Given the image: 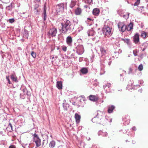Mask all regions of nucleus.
<instances>
[{"label":"nucleus","mask_w":148,"mask_h":148,"mask_svg":"<svg viewBox=\"0 0 148 148\" xmlns=\"http://www.w3.org/2000/svg\"><path fill=\"white\" fill-rule=\"evenodd\" d=\"M62 33L66 34L67 32L70 33L73 29V27L70 21L67 20H66L64 23H61Z\"/></svg>","instance_id":"f257e3e1"},{"label":"nucleus","mask_w":148,"mask_h":148,"mask_svg":"<svg viewBox=\"0 0 148 148\" xmlns=\"http://www.w3.org/2000/svg\"><path fill=\"white\" fill-rule=\"evenodd\" d=\"M33 140L36 143L37 147H39L41 145V140L38 136L34 134L33 135Z\"/></svg>","instance_id":"f03ea898"},{"label":"nucleus","mask_w":148,"mask_h":148,"mask_svg":"<svg viewBox=\"0 0 148 148\" xmlns=\"http://www.w3.org/2000/svg\"><path fill=\"white\" fill-rule=\"evenodd\" d=\"M103 33L106 36H108L112 34V32L110 28L107 26L105 27L103 30Z\"/></svg>","instance_id":"7ed1b4c3"},{"label":"nucleus","mask_w":148,"mask_h":148,"mask_svg":"<svg viewBox=\"0 0 148 148\" xmlns=\"http://www.w3.org/2000/svg\"><path fill=\"white\" fill-rule=\"evenodd\" d=\"M118 27L119 30L121 32H124L126 30V25L123 22H119Z\"/></svg>","instance_id":"20e7f679"},{"label":"nucleus","mask_w":148,"mask_h":148,"mask_svg":"<svg viewBox=\"0 0 148 148\" xmlns=\"http://www.w3.org/2000/svg\"><path fill=\"white\" fill-rule=\"evenodd\" d=\"M64 6L63 4H59L56 5V11L57 14L62 12L64 10Z\"/></svg>","instance_id":"39448f33"},{"label":"nucleus","mask_w":148,"mask_h":148,"mask_svg":"<svg viewBox=\"0 0 148 148\" xmlns=\"http://www.w3.org/2000/svg\"><path fill=\"white\" fill-rule=\"evenodd\" d=\"M57 33V30L56 29L53 28L50 30L49 32V34L52 36H56Z\"/></svg>","instance_id":"423d86ee"},{"label":"nucleus","mask_w":148,"mask_h":148,"mask_svg":"<svg viewBox=\"0 0 148 148\" xmlns=\"http://www.w3.org/2000/svg\"><path fill=\"white\" fill-rule=\"evenodd\" d=\"M72 39L71 36H68L66 38V42L67 44L69 46H71L72 43Z\"/></svg>","instance_id":"0eeeda50"},{"label":"nucleus","mask_w":148,"mask_h":148,"mask_svg":"<svg viewBox=\"0 0 148 148\" xmlns=\"http://www.w3.org/2000/svg\"><path fill=\"white\" fill-rule=\"evenodd\" d=\"M139 36L138 34L136 33L133 37V41L136 43H137L139 41Z\"/></svg>","instance_id":"6e6552de"},{"label":"nucleus","mask_w":148,"mask_h":148,"mask_svg":"<svg viewBox=\"0 0 148 148\" xmlns=\"http://www.w3.org/2000/svg\"><path fill=\"white\" fill-rule=\"evenodd\" d=\"M103 115V112L100 111H97L96 116L98 118V121L100 120L102 118Z\"/></svg>","instance_id":"1a4fd4ad"},{"label":"nucleus","mask_w":148,"mask_h":148,"mask_svg":"<svg viewBox=\"0 0 148 148\" xmlns=\"http://www.w3.org/2000/svg\"><path fill=\"white\" fill-rule=\"evenodd\" d=\"M89 99L92 101H96L98 100V98L95 95H91L89 96Z\"/></svg>","instance_id":"9d476101"},{"label":"nucleus","mask_w":148,"mask_h":148,"mask_svg":"<svg viewBox=\"0 0 148 148\" xmlns=\"http://www.w3.org/2000/svg\"><path fill=\"white\" fill-rule=\"evenodd\" d=\"M100 51L101 53V57L104 58V56L106 54V51L104 48L103 47H101L100 49Z\"/></svg>","instance_id":"9b49d317"},{"label":"nucleus","mask_w":148,"mask_h":148,"mask_svg":"<svg viewBox=\"0 0 148 148\" xmlns=\"http://www.w3.org/2000/svg\"><path fill=\"white\" fill-rule=\"evenodd\" d=\"M75 118L76 121L77 123H79V122L81 118L80 116L78 114L76 113L75 114Z\"/></svg>","instance_id":"f8f14e48"},{"label":"nucleus","mask_w":148,"mask_h":148,"mask_svg":"<svg viewBox=\"0 0 148 148\" xmlns=\"http://www.w3.org/2000/svg\"><path fill=\"white\" fill-rule=\"evenodd\" d=\"M56 87L59 89H61L62 88V84L61 81H58L57 82Z\"/></svg>","instance_id":"ddd939ff"},{"label":"nucleus","mask_w":148,"mask_h":148,"mask_svg":"<svg viewBox=\"0 0 148 148\" xmlns=\"http://www.w3.org/2000/svg\"><path fill=\"white\" fill-rule=\"evenodd\" d=\"M133 24L130 23L128 26H126V30H127L128 31H130L133 29Z\"/></svg>","instance_id":"4468645a"},{"label":"nucleus","mask_w":148,"mask_h":148,"mask_svg":"<svg viewBox=\"0 0 148 148\" xmlns=\"http://www.w3.org/2000/svg\"><path fill=\"white\" fill-rule=\"evenodd\" d=\"M11 77L12 80L16 82H18V81L17 80V78L15 74H12L11 75Z\"/></svg>","instance_id":"2eb2a0df"},{"label":"nucleus","mask_w":148,"mask_h":148,"mask_svg":"<svg viewBox=\"0 0 148 148\" xmlns=\"http://www.w3.org/2000/svg\"><path fill=\"white\" fill-rule=\"evenodd\" d=\"M99 10L98 8H95L93 9L92 13L94 15H97L99 13Z\"/></svg>","instance_id":"dca6fc26"},{"label":"nucleus","mask_w":148,"mask_h":148,"mask_svg":"<svg viewBox=\"0 0 148 148\" xmlns=\"http://www.w3.org/2000/svg\"><path fill=\"white\" fill-rule=\"evenodd\" d=\"M88 36H93L95 33V32L92 29L89 30L87 32Z\"/></svg>","instance_id":"f3484780"},{"label":"nucleus","mask_w":148,"mask_h":148,"mask_svg":"<svg viewBox=\"0 0 148 148\" xmlns=\"http://www.w3.org/2000/svg\"><path fill=\"white\" fill-rule=\"evenodd\" d=\"M82 12L81 9L79 8H77L76 9L75 11V13L77 15H80Z\"/></svg>","instance_id":"a211bd4d"},{"label":"nucleus","mask_w":148,"mask_h":148,"mask_svg":"<svg viewBox=\"0 0 148 148\" xmlns=\"http://www.w3.org/2000/svg\"><path fill=\"white\" fill-rule=\"evenodd\" d=\"M55 142L54 141L52 140L49 143V147L50 148H53L55 146Z\"/></svg>","instance_id":"6ab92c4d"},{"label":"nucleus","mask_w":148,"mask_h":148,"mask_svg":"<svg viewBox=\"0 0 148 148\" xmlns=\"http://www.w3.org/2000/svg\"><path fill=\"white\" fill-rule=\"evenodd\" d=\"M100 121H98V118L96 116L94 117L92 119V121L94 123H100Z\"/></svg>","instance_id":"aec40b11"},{"label":"nucleus","mask_w":148,"mask_h":148,"mask_svg":"<svg viewBox=\"0 0 148 148\" xmlns=\"http://www.w3.org/2000/svg\"><path fill=\"white\" fill-rule=\"evenodd\" d=\"M115 107L114 106L112 105L109 106L108 108V112L109 113H111L112 112L114 108Z\"/></svg>","instance_id":"412c9836"},{"label":"nucleus","mask_w":148,"mask_h":148,"mask_svg":"<svg viewBox=\"0 0 148 148\" xmlns=\"http://www.w3.org/2000/svg\"><path fill=\"white\" fill-rule=\"evenodd\" d=\"M98 135H101L103 136H107L108 134L106 132H103L102 131H99L98 133Z\"/></svg>","instance_id":"4be33fe9"},{"label":"nucleus","mask_w":148,"mask_h":148,"mask_svg":"<svg viewBox=\"0 0 148 148\" xmlns=\"http://www.w3.org/2000/svg\"><path fill=\"white\" fill-rule=\"evenodd\" d=\"M81 71L82 73L85 74L88 72L87 69L86 68H83L81 70Z\"/></svg>","instance_id":"5701e85b"},{"label":"nucleus","mask_w":148,"mask_h":148,"mask_svg":"<svg viewBox=\"0 0 148 148\" xmlns=\"http://www.w3.org/2000/svg\"><path fill=\"white\" fill-rule=\"evenodd\" d=\"M141 36L143 38H146L148 36L147 35L146 32L144 31H142L141 32Z\"/></svg>","instance_id":"b1692460"},{"label":"nucleus","mask_w":148,"mask_h":148,"mask_svg":"<svg viewBox=\"0 0 148 148\" xmlns=\"http://www.w3.org/2000/svg\"><path fill=\"white\" fill-rule=\"evenodd\" d=\"M77 48L79 51H81L82 52V53L84 51L83 46L82 45H80Z\"/></svg>","instance_id":"393cba45"},{"label":"nucleus","mask_w":148,"mask_h":148,"mask_svg":"<svg viewBox=\"0 0 148 148\" xmlns=\"http://www.w3.org/2000/svg\"><path fill=\"white\" fill-rule=\"evenodd\" d=\"M43 14L44 15V20H45L46 18L47 15H46V8H45V7L44 8Z\"/></svg>","instance_id":"a878e982"},{"label":"nucleus","mask_w":148,"mask_h":148,"mask_svg":"<svg viewBox=\"0 0 148 148\" xmlns=\"http://www.w3.org/2000/svg\"><path fill=\"white\" fill-rule=\"evenodd\" d=\"M69 105L66 103H63V107L64 110H67V108L69 107Z\"/></svg>","instance_id":"bb28decb"},{"label":"nucleus","mask_w":148,"mask_h":148,"mask_svg":"<svg viewBox=\"0 0 148 148\" xmlns=\"http://www.w3.org/2000/svg\"><path fill=\"white\" fill-rule=\"evenodd\" d=\"M75 3L74 1H72L70 4V7L71 8H73L74 6L75 5Z\"/></svg>","instance_id":"cd10ccee"},{"label":"nucleus","mask_w":148,"mask_h":148,"mask_svg":"<svg viewBox=\"0 0 148 148\" xmlns=\"http://www.w3.org/2000/svg\"><path fill=\"white\" fill-rule=\"evenodd\" d=\"M12 6L11 4L9 5L8 6H7L6 7V9L7 10H12Z\"/></svg>","instance_id":"c85d7f7f"},{"label":"nucleus","mask_w":148,"mask_h":148,"mask_svg":"<svg viewBox=\"0 0 148 148\" xmlns=\"http://www.w3.org/2000/svg\"><path fill=\"white\" fill-rule=\"evenodd\" d=\"M143 69V65L142 64H140L138 66V69L140 71L142 70Z\"/></svg>","instance_id":"c756f323"},{"label":"nucleus","mask_w":148,"mask_h":148,"mask_svg":"<svg viewBox=\"0 0 148 148\" xmlns=\"http://www.w3.org/2000/svg\"><path fill=\"white\" fill-rule=\"evenodd\" d=\"M127 15H123V18H125V19H127L129 18V13H127Z\"/></svg>","instance_id":"7c9ffc66"},{"label":"nucleus","mask_w":148,"mask_h":148,"mask_svg":"<svg viewBox=\"0 0 148 148\" xmlns=\"http://www.w3.org/2000/svg\"><path fill=\"white\" fill-rule=\"evenodd\" d=\"M31 55L33 58H36V55L35 52L33 51H32L31 53Z\"/></svg>","instance_id":"2f4dec72"},{"label":"nucleus","mask_w":148,"mask_h":148,"mask_svg":"<svg viewBox=\"0 0 148 148\" xmlns=\"http://www.w3.org/2000/svg\"><path fill=\"white\" fill-rule=\"evenodd\" d=\"M85 2L88 4H90L92 2V0H85Z\"/></svg>","instance_id":"473e14b6"},{"label":"nucleus","mask_w":148,"mask_h":148,"mask_svg":"<svg viewBox=\"0 0 148 148\" xmlns=\"http://www.w3.org/2000/svg\"><path fill=\"white\" fill-rule=\"evenodd\" d=\"M140 0H137L136 1L135 3L134 4V5L137 6V5H138L140 3Z\"/></svg>","instance_id":"72a5a7b5"},{"label":"nucleus","mask_w":148,"mask_h":148,"mask_svg":"<svg viewBox=\"0 0 148 148\" xmlns=\"http://www.w3.org/2000/svg\"><path fill=\"white\" fill-rule=\"evenodd\" d=\"M6 79L7 80V81H8V83H9V84H11V82L9 79V76H7L6 77Z\"/></svg>","instance_id":"f704fd0d"},{"label":"nucleus","mask_w":148,"mask_h":148,"mask_svg":"<svg viewBox=\"0 0 148 148\" xmlns=\"http://www.w3.org/2000/svg\"><path fill=\"white\" fill-rule=\"evenodd\" d=\"M9 21L10 23H12L14 22V18L10 19L9 20Z\"/></svg>","instance_id":"c9c22d12"},{"label":"nucleus","mask_w":148,"mask_h":148,"mask_svg":"<svg viewBox=\"0 0 148 148\" xmlns=\"http://www.w3.org/2000/svg\"><path fill=\"white\" fill-rule=\"evenodd\" d=\"M137 52V50H135L133 51V53L135 56H137V54H136Z\"/></svg>","instance_id":"e433bc0d"},{"label":"nucleus","mask_w":148,"mask_h":148,"mask_svg":"<svg viewBox=\"0 0 148 148\" xmlns=\"http://www.w3.org/2000/svg\"><path fill=\"white\" fill-rule=\"evenodd\" d=\"M125 41L127 43L128 45H130V40L128 39H126Z\"/></svg>","instance_id":"4c0bfd02"},{"label":"nucleus","mask_w":148,"mask_h":148,"mask_svg":"<svg viewBox=\"0 0 148 148\" xmlns=\"http://www.w3.org/2000/svg\"><path fill=\"white\" fill-rule=\"evenodd\" d=\"M67 47L65 46H63L62 47V49L64 51H66Z\"/></svg>","instance_id":"58836bf2"},{"label":"nucleus","mask_w":148,"mask_h":148,"mask_svg":"<svg viewBox=\"0 0 148 148\" xmlns=\"http://www.w3.org/2000/svg\"><path fill=\"white\" fill-rule=\"evenodd\" d=\"M8 127L9 128H10V127L11 128V129L12 130V125L10 123H9V125L8 126Z\"/></svg>","instance_id":"ea45409f"},{"label":"nucleus","mask_w":148,"mask_h":148,"mask_svg":"<svg viewBox=\"0 0 148 148\" xmlns=\"http://www.w3.org/2000/svg\"><path fill=\"white\" fill-rule=\"evenodd\" d=\"M106 85L107 87H108V88H110L111 86V84L110 83H107L106 84Z\"/></svg>","instance_id":"a19ab883"},{"label":"nucleus","mask_w":148,"mask_h":148,"mask_svg":"<svg viewBox=\"0 0 148 148\" xmlns=\"http://www.w3.org/2000/svg\"><path fill=\"white\" fill-rule=\"evenodd\" d=\"M132 70L131 68H130L129 69V73L130 74V73H132Z\"/></svg>","instance_id":"79ce46f5"},{"label":"nucleus","mask_w":148,"mask_h":148,"mask_svg":"<svg viewBox=\"0 0 148 148\" xmlns=\"http://www.w3.org/2000/svg\"><path fill=\"white\" fill-rule=\"evenodd\" d=\"M106 87H107L106 84H105V85L103 86V88L105 89Z\"/></svg>","instance_id":"37998d69"},{"label":"nucleus","mask_w":148,"mask_h":148,"mask_svg":"<svg viewBox=\"0 0 148 148\" xmlns=\"http://www.w3.org/2000/svg\"><path fill=\"white\" fill-rule=\"evenodd\" d=\"M9 148H15L14 146L13 145H11L10 146Z\"/></svg>","instance_id":"c03bdc74"},{"label":"nucleus","mask_w":148,"mask_h":148,"mask_svg":"<svg viewBox=\"0 0 148 148\" xmlns=\"http://www.w3.org/2000/svg\"><path fill=\"white\" fill-rule=\"evenodd\" d=\"M82 60V58H80L79 59V61L80 62H81Z\"/></svg>","instance_id":"a18cd8bd"},{"label":"nucleus","mask_w":148,"mask_h":148,"mask_svg":"<svg viewBox=\"0 0 148 148\" xmlns=\"http://www.w3.org/2000/svg\"><path fill=\"white\" fill-rule=\"evenodd\" d=\"M54 57L53 56H51V58L52 59H54Z\"/></svg>","instance_id":"49530a36"},{"label":"nucleus","mask_w":148,"mask_h":148,"mask_svg":"<svg viewBox=\"0 0 148 148\" xmlns=\"http://www.w3.org/2000/svg\"><path fill=\"white\" fill-rule=\"evenodd\" d=\"M132 129L133 130H136V128L135 127H133L132 128Z\"/></svg>","instance_id":"de8ad7c7"},{"label":"nucleus","mask_w":148,"mask_h":148,"mask_svg":"<svg viewBox=\"0 0 148 148\" xmlns=\"http://www.w3.org/2000/svg\"><path fill=\"white\" fill-rule=\"evenodd\" d=\"M145 48H144L143 49H142V51H145Z\"/></svg>","instance_id":"09e8293b"},{"label":"nucleus","mask_w":148,"mask_h":148,"mask_svg":"<svg viewBox=\"0 0 148 148\" xmlns=\"http://www.w3.org/2000/svg\"><path fill=\"white\" fill-rule=\"evenodd\" d=\"M88 20H90V21H91L92 19L91 18H88Z\"/></svg>","instance_id":"8fccbe9b"},{"label":"nucleus","mask_w":148,"mask_h":148,"mask_svg":"<svg viewBox=\"0 0 148 148\" xmlns=\"http://www.w3.org/2000/svg\"><path fill=\"white\" fill-rule=\"evenodd\" d=\"M35 1H36L38 2H39L40 1V0H35Z\"/></svg>","instance_id":"3c124183"},{"label":"nucleus","mask_w":148,"mask_h":148,"mask_svg":"<svg viewBox=\"0 0 148 148\" xmlns=\"http://www.w3.org/2000/svg\"><path fill=\"white\" fill-rule=\"evenodd\" d=\"M3 132H0V134H2Z\"/></svg>","instance_id":"603ef678"},{"label":"nucleus","mask_w":148,"mask_h":148,"mask_svg":"<svg viewBox=\"0 0 148 148\" xmlns=\"http://www.w3.org/2000/svg\"><path fill=\"white\" fill-rule=\"evenodd\" d=\"M58 58V56H56L55 57V58H56V59L57 58Z\"/></svg>","instance_id":"864d4df0"},{"label":"nucleus","mask_w":148,"mask_h":148,"mask_svg":"<svg viewBox=\"0 0 148 148\" xmlns=\"http://www.w3.org/2000/svg\"><path fill=\"white\" fill-rule=\"evenodd\" d=\"M6 0H3V1H6Z\"/></svg>","instance_id":"5fc2aeb1"},{"label":"nucleus","mask_w":148,"mask_h":148,"mask_svg":"<svg viewBox=\"0 0 148 148\" xmlns=\"http://www.w3.org/2000/svg\"><path fill=\"white\" fill-rule=\"evenodd\" d=\"M110 63L109 62V65H110Z\"/></svg>","instance_id":"6e6d98bb"},{"label":"nucleus","mask_w":148,"mask_h":148,"mask_svg":"<svg viewBox=\"0 0 148 148\" xmlns=\"http://www.w3.org/2000/svg\"><path fill=\"white\" fill-rule=\"evenodd\" d=\"M120 75L121 76H122V75L121 74Z\"/></svg>","instance_id":"4d7b16f0"},{"label":"nucleus","mask_w":148,"mask_h":148,"mask_svg":"<svg viewBox=\"0 0 148 148\" xmlns=\"http://www.w3.org/2000/svg\"><path fill=\"white\" fill-rule=\"evenodd\" d=\"M125 73L126 71H123Z\"/></svg>","instance_id":"13d9d810"},{"label":"nucleus","mask_w":148,"mask_h":148,"mask_svg":"<svg viewBox=\"0 0 148 148\" xmlns=\"http://www.w3.org/2000/svg\"><path fill=\"white\" fill-rule=\"evenodd\" d=\"M140 92H141V90H140Z\"/></svg>","instance_id":"bf43d9fd"},{"label":"nucleus","mask_w":148,"mask_h":148,"mask_svg":"<svg viewBox=\"0 0 148 148\" xmlns=\"http://www.w3.org/2000/svg\"><path fill=\"white\" fill-rule=\"evenodd\" d=\"M34 9H35V10H36V8H34Z\"/></svg>","instance_id":"052dcab7"},{"label":"nucleus","mask_w":148,"mask_h":148,"mask_svg":"<svg viewBox=\"0 0 148 148\" xmlns=\"http://www.w3.org/2000/svg\"><path fill=\"white\" fill-rule=\"evenodd\" d=\"M90 138H88V139H90Z\"/></svg>","instance_id":"680f3d73"},{"label":"nucleus","mask_w":148,"mask_h":148,"mask_svg":"<svg viewBox=\"0 0 148 148\" xmlns=\"http://www.w3.org/2000/svg\"><path fill=\"white\" fill-rule=\"evenodd\" d=\"M90 138H88V139H90Z\"/></svg>","instance_id":"e2e57ef3"}]
</instances>
